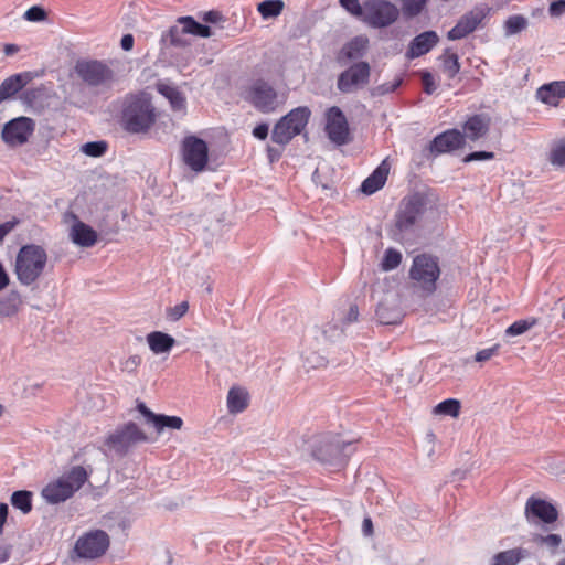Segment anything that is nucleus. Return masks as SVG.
Returning <instances> with one entry per match:
<instances>
[{
  "label": "nucleus",
  "instance_id": "nucleus-1",
  "mask_svg": "<svg viewBox=\"0 0 565 565\" xmlns=\"http://www.w3.org/2000/svg\"><path fill=\"white\" fill-rule=\"evenodd\" d=\"M89 473L82 466H74L58 478L50 481L41 491L45 502L58 504L71 499L88 480Z\"/></svg>",
  "mask_w": 565,
  "mask_h": 565
},
{
  "label": "nucleus",
  "instance_id": "nucleus-2",
  "mask_svg": "<svg viewBox=\"0 0 565 565\" xmlns=\"http://www.w3.org/2000/svg\"><path fill=\"white\" fill-rule=\"evenodd\" d=\"M46 250L36 244L22 246L15 258L14 274L23 286L34 284L44 273L47 264Z\"/></svg>",
  "mask_w": 565,
  "mask_h": 565
},
{
  "label": "nucleus",
  "instance_id": "nucleus-3",
  "mask_svg": "<svg viewBox=\"0 0 565 565\" xmlns=\"http://www.w3.org/2000/svg\"><path fill=\"white\" fill-rule=\"evenodd\" d=\"M125 127L130 132H141L154 122V113L150 97L146 93L126 98L122 111Z\"/></svg>",
  "mask_w": 565,
  "mask_h": 565
},
{
  "label": "nucleus",
  "instance_id": "nucleus-4",
  "mask_svg": "<svg viewBox=\"0 0 565 565\" xmlns=\"http://www.w3.org/2000/svg\"><path fill=\"white\" fill-rule=\"evenodd\" d=\"M77 77L88 87L104 92L115 83L114 71L103 61L83 58L74 66Z\"/></svg>",
  "mask_w": 565,
  "mask_h": 565
},
{
  "label": "nucleus",
  "instance_id": "nucleus-5",
  "mask_svg": "<svg viewBox=\"0 0 565 565\" xmlns=\"http://www.w3.org/2000/svg\"><path fill=\"white\" fill-rule=\"evenodd\" d=\"M427 210V200L419 193L405 198L395 215L394 236L414 231Z\"/></svg>",
  "mask_w": 565,
  "mask_h": 565
},
{
  "label": "nucleus",
  "instance_id": "nucleus-6",
  "mask_svg": "<svg viewBox=\"0 0 565 565\" xmlns=\"http://www.w3.org/2000/svg\"><path fill=\"white\" fill-rule=\"evenodd\" d=\"M440 269L436 258L422 254L417 255L409 269V277L416 288L420 289L426 296L436 290V281L439 278Z\"/></svg>",
  "mask_w": 565,
  "mask_h": 565
},
{
  "label": "nucleus",
  "instance_id": "nucleus-7",
  "mask_svg": "<svg viewBox=\"0 0 565 565\" xmlns=\"http://www.w3.org/2000/svg\"><path fill=\"white\" fill-rule=\"evenodd\" d=\"M308 107H297L284 116L274 127L271 140L280 146L287 145L295 136L299 135L310 118Z\"/></svg>",
  "mask_w": 565,
  "mask_h": 565
},
{
  "label": "nucleus",
  "instance_id": "nucleus-8",
  "mask_svg": "<svg viewBox=\"0 0 565 565\" xmlns=\"http://www.w3.org/2000/svg\"><path fill=\"white\" fill-rule=\"evenodd\" d=\"M147 439L145 431L137 424L129 422L110 433L105 445L118 456H125L131 447Z\"/></svg>",
  "mask_w": 565,
  "mask_h": 565
},
{
  "label": "nucleus",
  "instance_id": "nucleus-9",
  "mask_svg": "<svg viewBox=\"0 0 565 565\" xmlns=\"http://www.w3.org/2000/svg\"><path fill=\"white\" fill-rule=\"evenodd\" d=\"M492 8L486 3L475 6L457 21L456 25L447 33V39L457 41L465 39L476 30L484 26L486 19L490 15Z\"/></svg>",
  "mask_w": 565,
  "mask_h": 565
},
{
  "label": "nucleus",
  "instance_id": "nucleus-10",
  "mask_svg": "<svg viewBox=\"0 0 565 565\" xmlns=\"http://www.w3.org/2000/svg\"><path fill=\"white\" fill-rule=\"evenodd\" d=\"M399 15L398 8L387 0H367L364 2L362 20L373 28H386Z\"/></svg>",
  "mask_w": 565,
  "mask_h": 565
},
{
  "label": "nucleus",
  "instance_id": "nucleus-11",
  "mask_svg": "<svg viewBox=\"0 0 565 565\" xmlns=\"http://www.w3.org/2000/svg\"><path fill=\"white\" fill-rule=\"evenodd\" d=\"M108 547V534L105 531L95 530L78 537L75 544V552L81 558L95 559L104 555Z\"/></svg>",
  "mask_w": 565,
  "mask_h": 565
},
{
  "label": "nucleus",
  "instance_id": "nucleus-12",
  "mask_svg": "<svg viewBox=\"0 0 565 565\" xmlns=\"http://www.w3.org/2000/svg\"><path fill=\"white\" fill-rule=\"evenodd\" d=\"M371 66L367 62H358L343 71L337 81V88L343 93H353L370 82Z\"/></svg>",
  "mask_w": 565,
  "mask_h": 565
},
{
  "label": "nucleus",
  "instance_id": "nucleus-13",
  "mask_svg": "<svg viewBox=\"0 0 565 565\" xmlns=\"http://www.w3.org/2000/svg\"><path fill=\"white\" fill-rule=\"evenodd\" d=\"M182 157L191 170L195 172L203 171L209 160L206 142L195 136L185 137L182 142Z\"/></svg>",
  "mask_w": 565,
  "mask_h": 565
},
{
  "label": "nucleus",
  "instance_id": "nucleus-14",
  "mask_svg": "<svg viewBox=\"0 0 565 565\" xmlns=\"http://www.w3.org/2000/svg\"><path fill=\"white\" fill-rule=\"evenodd\" d=\"M326 132L329 139L337 146H343L350 141L347 117L337 106L330 107L326 113Z\"/></svg>",
  "mask_w": 565,
  "mask_h": 565
},
{
  "label": "nucleus",
  "instance_id": "nucleus-15",
  "mask_svg": "<svg viewBox=\"0 0 565 565\" xmlns=\"http://www.w3.org/2000/svg\"><path fill=\"white\" fill-rule=\"evenodd\" d=\"M350 443H344L332 434L316 437L312 444V455L321 462H332L338 459Z\"/></svg>",
  "mask_w": 565,
  "mask_h": 565
},
{
  "label": "nucleus",
  "instance_id": "nucleus-16",
  "mask_svg": "<svg viewBox=\"0 0 565 565\" xmlns=\"http://www.w3.org/2000/svg\"><path fill=\"white\" fill-rule=\"evenodd\" d=\"M34 131V121L28 117H18L7 122L2 129V139L10 147L24 145Z\"/></svg>",
  "mask_w": 565,
  "mask_h": 565
},
{
  "label": "nucleus",
  "instance_id": "nucleus-17",
  "mask_svg": "<svg viewBox=\"0 0 565 565\" xmlns=\"http://www.w3.org/2000/svg\"><path fill=\"white\" fill-rule=\"evenodd\" d=\"M376 319L381 324H396L403 318L399 298L394 292H388L376 307Z\"/></svg>",
  "mask_w": 565,
  "mask_h": 565
},
{
  "label": "nucleus",
  "instance_id": "nucleus-18",
  "mask_svg": "<svg viewBox=\"0 0 565 565\" xmlns=\"http://www.w3.org/2000/svg\"><path fill=\"white\" fill-rule=\"evenodd\" d=\"M249 97L256 108L264 113H268L275 108L277 94L268 83L257 81L249 89Z\"/></svg>",
  "mask_w": 565,
  "mask_h": 565
},
{
  "label": "nucleus",
  "instance_id": "nucleus-19",
  "mask_svg": "<svg viewBox=\"0 0 565 565\" xmlns=\"http://www.w3.org/2000/svg\"><path fill=\"white\" fill-rule=\"evenodd\" d=\"M525 516L530 522L540 520L544 523H553L557 520L558 513L553 504L531 497L525 504Z\"/></svg>",
  "mask_w": 565,
  "mask_h": 565
},
{
  "label": "nucleus",
  "instance_id": "nucleus-20",
  "mask_svg": "<svg viewBox=\"0 0 565 565\" xmlns=\"http://www.w3.org/2000/svg\"><path fill=\"white\" fill-rule=\"evenodd\" d=\"M463 146V136L458 129L446 130L436 136L429 143V150L433 154H441L457 150Z\"/></svg>",
  "mask_w": 565,
  "mask_h": 565
},
{
  "label": "nucleus",
  "instance_id": "nucleus-21",
  "mask_svg": "<svg viewBox=\"0 0 565 565\" xmlns=\"http://www.w3.org/2000/svg\"><path fill=\"white\" fill-rule=\"evenodd\" d=\"M491 117L488 114L481 113L476 114L465 121L462 126V136L463 140L469 139L471 141H477L487 137L491 126Z\"/></svg>",
  "mask_w": 565,
  "mask_h": 565
},
{
  "label": "nucleus",
  "instance_id": "nucleus-22",
  "mask_svg": "<svg viewBox=\"0 0 565 565\" xmlns=\"http://www.w3.org/2000/svg\"><path fill=\"white\" fill-rule=\"evenodd\" d=\"M342 328L333 322L312 328L306 338L317 344L319 350H324L329 344L335 342L342 337Z\"/></svg>",
  "mask_w": 565,
  "mask_h": 565
},
{
  "label": "nucleus",
  "instance_id": "nucleus-23",
  "mask_svg": "<svg viewBox=\"0 0 565 565\" xmlns=\"http://www.w3.org/2000/svg\"><path fill=\"white\" fill-rule=\"evenodd\" d=\"M535 97L545 105L557 107L559 100L565 98V81L543 84L536 89Z\"/></svg>",
  "mask_w": 565,
  "mask_h": 565
},
{
  "label": "nucleus",
  "instance_id": "nucleus-24",
  "mask_svg": "<svg viewBox=\"0 0 565 565\" xmlns=\"http://www.w3.org/2000/svg\"><path fill=\"white\" fill-rule=\"evenodd\" d=\"M439 41V36L435 31H425L413 39L406 56L408 58L419 57L428 53Z\"/></svg>",
  "mask_w": 565,
  "mask_h": 565
},
{
  "label": "nucleus",
  "instance_id": "nucleus-25",
  "mask_svg": "<svg viewBox=\"0 0 565 565\" xmlns=\"http://www.w3.org/2000/svg\"><path fill=\"white\" fill-rule=\"evenodd\" d=\"M31 79L32 75L30 72L14 74L6 78L0 85V103L15 95Z\"/></svg>",
  "mask_w": 565,
  "mask_h": 565
},
{
  "label": "nucleus",
  "instance_id": "nucleus-26",
  "mask_svg": "<svg viewBox=\"0 0 565 565\" xmlns=\"http://www.w3.org/2000/svg\"><path fill=\"white\" fill-rule=\"evenodd\" d=\"M70 236L81 247H92L97 242L96 231L82 221H76L73 224Z\"/></svg>",
  "mask_w": 565,
  "mask_h": 565
},
{
  "label": "nucleus",
  "instance_id": "nucleus-27",
  "mask_svg": "<svg viewBox=\"0 0 565 565\" xmlns=\"http://www.w3.org/2000/svg\"><path fill=\"white\" fill-rule=\"evenodd\" d=\"M390 167L383 161L361 184V191L365 194H373L383 188L387 180Z\"/></svg>",
  "mask_w": 565,
  "mask_h": 565
},
{
  "label": "nucleus",
  "instance_id": "nucleus-28",
  "mask_svg": "<svg viewBox=\"0 0 565 565\" xmlns=\"http://www.w3.org/2000/svg\"><path fill=\"white\" fill-rule=\"evenodd\" d=\"M321 350L318 349L317 344H315L311 340H305V349L302 351L303 366L310 370H317L326 367L328 364L327 358L320 353Z\"/></svg>",
  "mask_w": 565,
  "mask_h": 565
},
{
  "label": "nucleus",
  "instance_id": "nucleus-29",
  "mask_svg": "<svg viewBox=\"0 0 565 565\" xmlns=\"http://www.w3.org/2000/svg\"><path fill=\"white\" fill-rule=\"evenodd\" d=\"M147 343L154 354L169 353L175 344L172 335L162 331H152L147 334Z\"/></svg>",
  "mask_w": 565,
  "mask_h": 565
},
{
  "label": "nucleus",
  "instance_id": "nucleus-30",
  "mask_svg": "<svg viewBox=\"0 0 565 565\" xmlns=\"http://www.w3.org/2000/svg\"><path fill=\"white\" fill-rule=\"evenodd\" d=\"M248 393L242 387H231L227 393L226 404L228 413L238 414L248 406Z\"/></svg>",
  "mask_w": 565,
  "mask_h": 565
},
{
  "label": "nucleus",
  "instance_id": "nucleus-31",
  "mask_svg": "<svg viewBox=\"0 0 565 565\" xmlns=\"http://www.w3.org/2000/svg\"><path fill=\"white\" fill-rule=\"evenodd\" d=\"M157 89L170 102V105L174 110L185 109V97L177 87L169 84L159 83L157 85Z\"/></svg>",
  "mask_w": 565,
  "mask_h": 565
},
{
  "label": "nucleus",
  "instance_id": "nucleus-32",
  "mask_svg": "<svg viewBox=\"0 0 565 565\" xmlns=\"http://www.w3.org/2000/svg\"><path fill=\"white\" fill-rule=\"evenodd\" d=\"M527 556V552L522 547H516L497 553L492 557L490 565H516L520 561Z\"/></svg>",
  "mask_w": 565,
  "mask_h": 565
},
{
  "label": "nucleus",
  "instance_id": "nucleus-33",
  "mask_svg": "<svg viewBox=\"0 0 565 565\" xmlns=\"http://www.w3.org/2000/svg\"><path fill=\"white\" fill-rule=\"evenodd\" d=\"M367 44V38L356 36L342 47L341 54L348 60H358L364 55Z\"/></svg>",
  "mask_w": 565,
  "mask_h": 565
},
{
  "label": "nucleus",
  "instance_id": "nucleus-34",
  "mask_svg": "<svg viewBox=\"0 0 565 565\" xmlns=\"http://www.w3.org/2000/svg\"><path fill=\"white\" fill-rule=\"evenodd\" d=\"M11 504L14 509L28 514L32 510V492L28 490L14 491L11 495Z\"/></svg>",
  "mask_w": 565,
  "mask_h": 565
},
{
  "label": "nucleus",
  "instance_id": "nucleus-35",
  "mask_svg": "<svg viewBox=\"0 0 565 565\" xmlns=\"http://www.w3.org/2000/svg\"><path fill=\"white\" fill-rule=\"evenodd\" d=\"M547 159L553 167L565 168V138L553 142Z\"/></svg>",
  "mask_w": 565,
  "mask_h": 565
},
{
  "label": "nucleus",
  "instance_id": "nucleus-36",
  "mask_svg": "<svg viewBox=\"0 0 565 565\" xmlns=\"http://www.w3.org/2000/svg\"><path fill=\"white\" fill-rule=\"evenodd\" d=\"M284 1L282 0H265L258 4V12L263 17V19L276 18L284 10Z\"/></svg>",
  "mask_w": 565,
  "mask_h": 565
},
{
  "label": "nucleus",
  "instance_id": "nucleus-37",
  "mask_svg": "<svg viewBox=\"0 0 565 565\" xmlns=\"http://www.w3.org/2000/svg\"><path fill=\"white\" fill-rule=\"evenodd\" d=\"M152 425L158 433H161L164 428L179 430L183 426V420L179 416L158 414Z\"/></svg>",
  "mask_w": 565,
  "mask_h": 565
},
{
  "label": "nucleus",
  "instance_id": "nucleus-38",
  "mask_svg": "<svg viewBox=\"0 0 565 565\" xmlns=\"http://www.w3.org/2000/svg\"><path fill=\"white\" fill-rule=\"evenodd\" d=\"M529 24L525 17L521 14H514L509 17L504 22V34L505 36L514 35L523 31Z\"/></svg>",
  "mask_w": 565,
  "mask_h": 565
},
{
  "label": "nucleus",
  "instance_id": "nucleus-39",
  "mask_svg": "<svg viewBox=\"0 0 565 565\" xmlns=\"http://www.w3.org/2000/svg\"><path fill=\"white\" fill-rule=\"evenodd\" d=\"M460 407L461 405L458 399L448 398L437 404L434 408V413L456 418L459 416Z\"/></svg>",
  "mask_w": 565,
  "mask_h": 565
},
{
  "label": "nucleus",
  "instance_id": "nucleus-40",
  "mask_svg": "<svg viewBox=\"0 0 565 565\" xmlns=\"http://www.w3.org/2000/svg\"><path fill=\"white\" fill-rule=\"evenodd\" d=\"M440 58L443 62L444 72L448 75L449 78H454L460 71L458 55L456 53H450L449 50H446Z\"/></svg>",
  "mask_w": 565,
  "mask_h": 565
},
{
  "label": "nucleus",
  "instance_id": "nucleus-41",
  "mask_svg": "<svg viewBox=\"0 0 565 565\" xmlns=\"http://www.w3.org/2000/svg\"><path fill=\"white\" fill-rule=\"evenodd\" d=\"M533 543L537 546L546 547L548 551L554 553L562 543V537L558 534H534L532 537Z\"/></svg>",
  "mask_w": 565,
  "mask_h": 565
},
{
  "label": "nucleus",
  "instance_id": "nucleus-42",
  "mask_svg": "<svg viewBox=\"0 0 565 565\" xmlns=\"http://www.w3.org/2000/svg\"><path fill=\"white\" fill-rule=\"evenodd\" d=\"M536 323H537V320L535 318L518 320V321L513 322L510 327L507 328L505 335L507 337H516V335L524 334Z\"/></svg>",
  "mask_w": 565,
  "mask_h": 565
},
{
  "label": "nucleus",
  "instance_id": "nucleus-43",
  "mask_svg": "<svg viewBox=\"0 0 565 565\" xmlns=\"http://www.w3.org/2000/svg\"><path fill=\"white\" fill-rule=\"evenodd\" d=\"M21 303L19 294L11 292L9 296L0 300V313L11 316L15 313Z\"/></svg>",
  "mask_w": 565,
  "mask_h": 565
},
{
  "label": "nucleus",
  "instance_id": "nucleus-44",
  "mask_svg": "<svg viewBox=\"0 0 565 565\" xmlns=\"http://www.w3.org/2000/svg\"><path fill=\"white\" fill-rule=\"evenodd\" d=\"M403 14L406 18L418 15L426 7L427 0H399Z\"/></svg>",
  "mask_w": 565,
  "mask_h": 565
},
{
  "label": "nucleus",
  "instance_id": "nucleus-45",
  "mask_svg": "<svg viewBox=\"0 0 565 565\" xmlns=\"http://www.w3.org/2000/svg\"><path fill=\"white\" fill-rule=\"evenodd\" d=\"M402 254L397 249L387 248L381 263V267L385 271L393 270L399 266Z\"/></svg>",
  "mask_w": 565,
  "mask_h": 565
},
{
  "label": "nucleus",
  "instance_id": "nucleus-46",
  "mask_svg": "<svg viewBox=\"0 0 565 565\" xmlns=\"http://www.w3.org/2000/svg\"><path fill=\"white\" fill-rule=\"evenodd\" d=\"M107 150L106 141H90L82 146V151L88 157H102Z\"/></svg>",
  "mask_w": 565,
  "mask_h": 565
},
{
  "label": "nucleus",
  "instance_id": "nucleus-47",
  "mask_svg": "<svg viewBox=\"0 0 565 565\" xmlns=\"http://www.w3.org/2000/svg\"><path fill=\"white\" fill-rule=\"evenodd\" d=\"M189 310V302L182 301L167 310V317L172 321L181 319Z\"/></svg>",
  "mask_w": 565,
  "mask_h": 565
},
{
  "label": "nucleus",
  "instance_id": "nucleus-48",
  "mask_svg": "<svg viewBox=\"0 0 565 565\" xmlns=\"http://www.w3.org/2000/svg\"><path fill=\"white\" fill-rule=\"evenodd\" d=\"M340 4L352 15L361 18L364 12V3L361 6L359 0H339Z\"/></svg>",
  "mask_w": 565,
  "mask_h": 565
},
{
  "label": "nucleus",
  "instance_id": "nucleus-49",
  "mask_svg": "<svg viewBox=\"0 0 565 565\" xmlns=\"http://www.w3.org/2000/svg\"><path fill=\"white\" fill-rule=\"evenodd\" d=\"M141 361L142 360L140 355H130L120 363V369L122 372L132 374L137 371L138 366L141 364Z\"/></svg>",
  "mask_w": 565,
  "mask_h": 565
},
{
  "label": "nucleus",
  "instance_id": "nucleus-50",
  "mask_svg": "<svg viewBox=\"0 0 565 565\" xmlns=\"http://www.w3.org/2000/svg\"><path fill=\"white\" fill-rule=\"evenodd\" d=\"M46 12L42 7L33 6L24 13V19L32 22H40L45 20Z\"/></svg>",
  "mask_w": 565,
  "mask_h": 565
},
{
  "label": "nucleus",
  "instance_id": "nucleus-51",
  "mask_svg": "<svg viewBox=\"0 0 565 565\" xmlns=\"http://www.w3.org/2000/svg\"><path fill=\"white\" fill-rule=\"evenodd\" d=\"M402 81L396 79L393 83H384L373 88L372 95L373 96H383L388 93H393Z\"/></svg>",
  "mask_w": 565,
  "mask_h": 565
},
{
  "label": "nucleus",
  "instance_id": "nucleus-52",
  "mask_svg": "<svg viewBox=\"0 0 565 565\" xmlns=\"http://www.w3.org/2000/svg\"><path fill=\"white\" fill-rule=\"evenodd\" d=\"M422 82L426 94L431 95L437 89L435 78L429 72L422 74Z\"/></svg>",
  "mask_w": 565,
  "mask_h": 565
},
{
  "label": "nucleus",
  "instance_id": "nucleus-53",
  "mask_svg": "<svg viewBox=\"0 0 565 565\" xmlns=\"http://www.w3.org/2000/svg\"><path fill=\"white\" fill-rule=\"evenodd\" d=\"M494 158V153L490 151H475L469 154H467L463 158V162H471V161H480V160H491Z\"/></svg>",
  "mask_w": 565,
  "mask_h": 565
},
{
  "label": "nucleus",
  "instance_id": "nucleus-54",
  "mask_svg": "<svg viewBox=\"0 0 565 565\" xmlns=\"http://www.w3.org/2000/svg\"><path fill=\"white\" fill-rule=\"evenodd\" d=\"M179 24L182 25V32L193 34L198 22L192 17H181L178 19Z\"/></svg>",
  "mask_w": 565,
  "mask_h": 565
},
{
  "label": "nucleus",
  "instance_id": "nucleus-55",
  "mask_svg": "<svg viewBox=\"0 0 565 565\" xmlns=\"http://www.w3.org/2000/svg\"><path fill=\"white\" fill-rule=\"evenodd\" d=\"M548 13L553 18H558L565 13V0H556L551 2Z\"/></svg>",
  "mask_w": 565,
  "mask_h": 565
},
{
  "label": "nucleus",
  "instance_id": "nucleus-56",
  "mask_svg": "<svg viewBox=\"0 0 565 565\" xmlns=\"http://www.w3.org/2000/svg\"><path fill=\"white\" fill-rule=\"evenodd\" d=\"M498 347L487 348L476 353L475 360L477 362H484L490 360L497 352Z\"/></svg>",
  "mask_w": 565,
  "mask_h": 565
},
{
  "label": "nucleus",
  "instance_id": "nucleus-57",
  "mask_svg": "<svg viewBox=\"0 0 565 565\" xmlns=\"http://www.w3.org/2000/svg\"><path fill=\"white\" fill-rule=\"evenodd\" d=\"M202 19L204 22H207V23H217V22L223 21V15L217 10H210V11L204 12Z\"/></svg>",
  "mask_w": 565,
  "mask_h": 565
},
{
  "label": "nucleus",
  "instance_id": "nucleus-58",
  "mask_svg": "<svg viewBox=\"0 0 565 565\" xmlns=\"http://www.w3.org/2000/svg\"><path fill=\"white\" fill-rule=\"evenodd\" d=\"M268 130H269V127L267 124H260V125H257L254 129H253V136L257 139H260V140H264L267 138L268 136Z\"/></svg>",
  "mask_w": 565,
  "mask_h": 565
},
{
  "label": "nucleus",
  "instance_id": "nucleus-59",
  "mask_svg": "<svg viewBox=\"0 0 565 565\" xmlns=\"http://www.w3.org/2000/svg\"><path fill=\"white\" fill-rule=\"evenodd\" d=\"M137 409L146 417L148 423L153 424L158 414H154L152 411H150L143 403H139L137 405Z\"/></svg>",
  "mask_w": 565,
  "mask_h": 565
},
{
  "label": "nucleus",
  "instance_id": "nucleus-60",
  "mask_svg": "<svg viewBox=\"0 0 565 565\" xmlns=\"http://www.w3.org/2000/svg\"><path fill=\"white\" fill-rule=\"evenodd\" d=\"M193 34L199 35L201 38H210L212 35V31H211L210 26L198 22Z\"/></svg>",
  "mask_w": 565,
  "mask_h": 565
},
{
  "label": "nucleus",
  "instance_id": "nucleus-61",
  "mask_svg": "<svg viewBox=\"0 0 565 565\" xmlns=\"http://www.w3.org/2000/svg\"><path fill=\"white\" fill-rule=\"evenodd\" d=\"M120 45L124 51H130L134 47V36L131 34H125L121 38Z\"/></svg>",
  "mask_w": 565,
  "mask_h": 565
},
{
  "label": "nucleus",
  "instance_id": "nucleus-62",
  "mask_svg": "<svg viewBox=\"0 0 565 565\" xmlns=\"http://www.w3.org/2000/svg\"><path fill=\"white\" fill-rule=\"evenodd\" d=\"M8 516V505L6 503H0V533H2L3 525L7 521Z\"/></svg>",
  "mask_w": 565,
  "mask_h": 565
},
{
  "label": "nucleus",
  "instance_id": "nucleus-63",
  "mask_svg": "<svg viewBox=\"0 0 565 565\" xmlns=\"http://www.w3.org/2000/svg\"><path fill=\"white\" fill-rule=\"evenodd\" d=\"M358 317H359L358 307L356 306H351L350 309H349V312L347 315L345 321L348 323L354 322V321L358 320Z\"/></svg>",
  "mask_w": 565,
  "mask_h": 565
},
{
  "label": "nucleus",
  "instance_id": "nucleus-64",
  "mask_svg": "<svg viewBox=\"0 0 565 565\" xmlns=\"http://www.w3.org/2000/svg\"><path fill=\"white\" fill-rule=\"evenodd\" d=\"M362 530L365 535H371L373 532V524L370 518L363 520Z\"/></svg>",
  "mask_w": 565,
  "mask_h": 565
}]
</instances>
